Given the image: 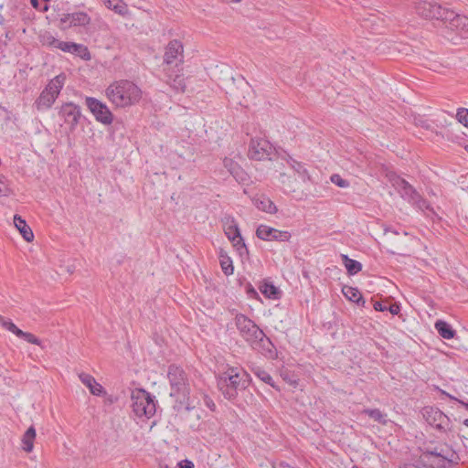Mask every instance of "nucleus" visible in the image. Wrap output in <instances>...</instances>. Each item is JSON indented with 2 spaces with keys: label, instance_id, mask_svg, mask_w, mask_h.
I'll use <instances>...</instances> for the list:
<instances>
[{
  "label": "nucleus",
  "instance_id": "obj_1",
  "mask_svg": "<svg viewBox=\"0 0 468 468\" xmlns=\"http://www.w3.org/2000/svg\"><path fill=\"white\" fill-rule=\"evenodd\" d=\"M217 387L224 399L234 401L239 391L245 390L250 383V375L239 367H229L216 378Z\"/></svg>",
  "mask_w": 468,
  "mask_h": 468
},
{
  "label": "nucleus",
  "instance_id": "obj_2",
  "mask_svg": "<svg viewBox=\"0 0 468 468\" xmlns=\"http://www.w3.org/2000/svg\"><path fill=\"white\" fill-rule=\"evenodd\" d=\"M109 100L117 107H127L138 102L142 97L140 88L129 80H121L106 90Z\"/></svg>",
  "mask_w": 468,
  "mask_h": 468
},
{
  "label": "nucleus",
  "instance_id": "obj_3",
  "mask_svg": "<svg viewBox=\"0 0 468 468\" xmlns=\"http://www.w3.org/2000/svg\"><path fill=\"white\" fill-rule=\"evenodd\" d=\"M167 378L171 388L170 397L181 404L189 399L190 383L186 372L180 366L171 364L167 369Z\"/></svg>",
  "mask_w": 468,
  "mask_h": 468
},
{
  "label": "nucleus",
  "instance_id": "obj_4",
  "mask_svg": "<svg viewBox=\"0 0 468 468\" xmlns=\"http://www.w3.org/2000/svg\"><path fill=\"white\" fill-rule=\"evenodd\" d=\"M133 411L138 418L150 419L156 412L155 397L144 388H135L131 394Z\"/></svg>",
  "mask_w": 468,
  "mask_h": 468
},
{
  "label": "nucleus",
  "instance_id": "obj_5",
  "mask_svg": "<svg viewBox=\"0 0 468 468\" xmlns=\"http://www.w3.org/2000/svg\"><path fill=\"white\" fill-rule=\"evenodd\" d=\"M65 80L66 75L61 73L57 75L48 83L40 95L35 101L34 105L37 111H46L52 107L64 86Z\"/></svg>",
  "mask_w": 468,
  "mask_h": 468
},
{
  "label": "nucleus",
  "instance_id": "obj_6",
  "mask_svg": "<svg viewBox=\"0 0 468 468\" xmlns=\"http://www.w3.org/2000/svg\"><path fill=\"white\" fill-rule=\"evenodd\" d=\"M421 415L427 423L437 431L444 433L452 431L450 418L438 408L426 406L421 410Z\"/></svg>",
  "mask_w": 468,
  "mask_h": 468
},
{
  "label": "nucleus",
  "instance_id": "obj_7",
  "mask_svg": "<svg viewBox=\"0 0 468 468\" xmlns=\"http://www.w3.org/2000/svg\"><path fill=\"white\" fill-rule=\"evenodd\" d=\"M235 325L240 336L250 345L263 332L257 324L243 314H237L234 318Z\"/></svg>",
  "mask_w": 468,
  "mask_h": 468
},
{
  "label": "nucleus",
  "instance_id": "obj_8",
  "mask_svg": "<svg viewBox=\"0 0 468 468\" xmlns=\"http://www.w3.org/2000/svg\"><path fill=\"white\" fill-rule=\"evenodd\" d=\"M85 103L97 122L104 125L112 123L113 114L105 103L93 97H86Z\"/></svg>",
  "mask_w": 468,
  "mask_h": 468
},
{
  "label": "nucleus",
  "instance_id": "obj_9",
  "mask_svg": "<svg viewBox=\"0 0 468 468\" xmlns=\"http://www.w3.org/2000/svg\"><path fill=\"white\" fill-rule=\"evenodd\" d=\"M448 8L441 6L436 2L421 1L416 5V12L426 19H437L443 22Z\"/></svg>",
  "mask_w": 468,
  "mask_h": 468
},
{
  "label": "nucleus",
  "instance_id": "obj_10",
  "mask_svg": "<svg viewBox=\"0 0 468 468\" xmlns=\"http://www.w3.org/2000/svg\"><path fill=\"white\" fill-rule=\"evenodd\" d=\"M271 143L264 138H251L248 155L250 159L261 161L270 159L272 154Z\"/></svg>",
  "mask_w": 468,
  "mask_h": 468
},
{
  "label": "nucleus",
  "instance_id": "obj_11",
  "mask_svg": "<svg viewBox=\"0 0 468 468\" xmlns=\"http://www.w3.org/2000/svg\"><path fill=\"white\" fill-rule=\"evenodd\" d=\"M58 115L64 119L66 123L69 124V130L73 132L81 118L80 107L73 102L63 103L58 111Z\"/></svg>",
  "mask_w": 468,
  "mask_h": 468
},
{
  "label": "nucleus",
  "instance_id": "obj_12",
  "mask_svg": "<svg viewBox=\"0 0 468 468\" xmlns=\"http://www.w3.org/2000/svg\"><path fill=\"white\" fill-rule=\"evenodd\" d=\"M443 23L451 30L456 31L461 36L468 34V17L455 14L454 11L448 8L446 16H443Z\"/></svg>",
  "mask_w": 468,
  "mask_h": 468
},
{
  "label": "nucleus",
  "instance_id": "obj_13",
  "mask_svg": "<svg viewBox=\"0 0 468 468\" xmlns=\"http://www.w3.org/2000/svg\"><path fill=\"white\" fill-rule=\"evenodd\" d=\"M90 23V17L86 12L65 13L59 18V27L62 29L85 27Z\"/></svg>",
  "mask_w": 468,
  "mask_h": 468
},
{
  "label": "nucleus",
  "instance_id": "obj_14",
  "mask_svg": "<svg viewBox=\"0 0 468 468\" xmlns=\"http://www.w3.org/2000/svg\"><path fill=\"white\" fill-rule=\"evenodd\" d=\"M256 236L262 240L289 241L292 235L289 231H282L267 225H260L256 229Z\"/></svg>",
  "mask_w": 468,
  "mask_h": 468
},
{
  "label": "nucleus",
  "instance_id": "obj_15",
  "mask_svg": "<svg viewBox=\"0 0 468 468\" xmlns=\"http://www.w3.org/2000/svg\"><path fill=\"white\" fill-rule=\"evenodd\" d=\"M390 182L395 189L399 193L400 197L409 203L418 198L420 194L408 181L399 176H393Z\"/></svg>",
  "mask_w": 468,
  "mask_h": 468
},
{
  "label": "nucleus",
  "instance_id": "obj_16",
  "mask_svg": "<svg viewBox=\"0 0 468 468\" xmlns=\"http://www.w3.org/2000/svg\"><path fill=\"white\" fill-rule=\"evenodd\" d=\"M252 349L258 350L262 356L268 359H276L278 357L277 349L265 333L262 332L260 336L250 345Z\"/></svg>",
  "mask_w": 468,
  "mask_h": 468
},
{
  "label": "nucleus",
  "instance_id": "obj_17",
  "mask_svg": "<svg viewBox=\"0 0 468 468\" xmlns=\"http://www.w3.org/2000/svg\"><path fill=\"white\" fill-rule=\"evenodd\" d=\"M58 49H60L61 51L66 53H70L75 56H78L83 60H90L91 58L90 50L86 46L82 44L59 40Z\"/></svg>",
  "mask_w": 468,
  "mask_h": 468
},
{
  "label": "nucleus",
  "instance_id": "obj_18",
  "mask_svg": "<svg viewBox=\"0 0 468 468\" xmlns=\"http://www.w3.org/2000/svg\"><path fill=\"white\" fill-rule=\"evenodd\" d=\"M183 51L184 48L182 43L174 39L171 40L165 48V52L164 55V61L166 64H172L178 57H180V61L183 60Z\"/></svg>",
  "mask_w": 468,
  "mask_h": 468
},
{
  "label": "nucleus",
  "instance_id": "obj_19",
  "mask_svg": "<svg viewBox=\"0 0 468 468\" xmlns=\"http://www.w3.org/2000/svg\"><path fill=\"white\" fill-rule=\"evenodd\" d=\"M224 167L230 173V175L239 183H245L249 180V175L244 169L234 160L230 158H225L223 160Z\"/></svg>",
  "mask_w": 468,
  "mask_h": 468
},
{
  "label": "nucleus",
  "instance_id": "obj_20",
  "mask_svg": "<svg viewBox=\"0 0 468 468\" xmlns=\"http://www.w3.org/2000/svg\"><path fill=\"white\" fill-rule=\"evenodd\" d=\"M80 380L90 389V393L95 396L106 395L105 388L96 381V379L90 374H79Z\"/></svg>",
  "mask_w": 468,
  "mask_h": 468
},
{
  "label": "nucleus",
  "instance_id": "obj_21",
  "mask_svg": "<svg viewBox=\"0 0 468 468\" xmlns=\"http://www.w3.org/2000/svg\"><path fill=\"white\" fill-rule=\"evenodd\" d=\"M251 201L259 210H261L263 212L269 214H275L278 211L276 205L263 194L255 195L251 198Z\"/></svg>",
  "mask_w": 468,
  "mask_h": 468
},
{
  "label": "nucleus",
  "instance_id": "obj_22",
  "mask_svg": "<svg viewBox=\"0 0 468 468\" xmlns=\"http://www.w3.org/2000/svg\"><path fill=\"white\" fill-rule=\"evenodd\" d=\"M422 455L425 457L435 456L441 459V463L438 466L444 467L446 463L451 464L452 459H450L446 453L445 449L442 446H436L434 448L426 447L422 451Z\"/></svg>",
  "mask_w": 468,
  "mask_h": 468
},
{
  "label": "nucleus",
  "instance_id": "obj_23",
  "mask_svg": "<svg viewBox=\"0 0 468 468\" xmlns=\"http://www.w3.org/2000/svg\"><path fill=\"white\" fill-rule=\"evenodd\" d=\"M15 227L19 230L23 239L26 241H32L34 239V234L30 227L27 224L26 220L21 216L16 214L14 216Z\"/></svg>",
  "mask_w": 468,
  "mask_h": 468
},
{
  "label": "nucleus",
  "instance_id": "obj_24",
  "mask_svg": "<svg viewBox=\"0 0 468 468\" xmlns=\"http://www.w3.org/2000/svg\"><path fill=\"white\" fill-rule=\"evenodd\" d=\"M434 327L438 334L444 339L450 340L456 335V331L446 321L437 320L434 324Z\"/></svg>",
  "mask_w": 468,
  "mask_h": 468
},
{
  "label": "nucleus",
  "instance_id": "obj_25",
  "mask_svg": "<svg viewBox=\"0 0 468 468\" xmlns=\"http://www.w3.org/2000/svg\"><path fill=\"white\" fill-rule=\"evenodd\" d=\"M260 291L266 298L269 299L279 300L282 296L281 290L271 282L264 281L260 286Z\"/></svg>",
  "mask_w": 468,
  "mask_h": 468
},
{
  "label": "nucleus",
  "instance_id": "obj_26",
  "mask_svg": "<svg viewBox=\"0 0 468 468\" xmlns=\"http://www.w3.org/2000/svg\"><path fill=\"white\" fill-rule=\"evenodd\" d=\"M218 259H219V263H220L223 273L226 276L232 275L234 272V266H233L232 260L228 255L227 251L220 249V250L218 252Z\"/></svg>",
  "mask_w": 468,
  "mask_h": 468
},
{
  "label": "nucleus",
  "instance_id": "obj_27",
  "mask_svg": "<svg viewBox=\"0 0 468 468\" xmlns=\"http://www.w3.org/2000/svg\"><path fill=\"white\" fill-rule=\"evenodd\" d=\"M250 370L261 381H263L264 383L270 385L271 387H272L276 390H280L279 387H277L275 385V382H274L272 377L266 370H264L262 367H261L259 366H252L250 367Z\"/></svg>",
  "mask_w": 468,
  "mask_h": 468
},
{
  "label": "nucleus",
  "instance_id": "obj_28",
  "mask_svg": "<svg viewBox=\"0 0 468 468\" xmlns=\"http://www.w3.org/2000/svg\"><path fill=\"white\" fill-rule=\"evenodd\" d=\"M342 262L345 265L348 275H356L362 270V264L346 254L341 255Z\"/></svg>",
  "mask_w": 468,
  "mask_h": 468
},
{
  "label": "nucleus",
  "instance_id": "obj_29",
  "mask_svg": "<svg viewBox=\"0 0 468 468\" xmlns=\"http://www.w3.org/2000/svg\"><path fill=\"white\" fill-rule=\"evenodd\" d=\"M36 438V430L30 426L23 435V450L27 452H31L34 447V441Z\"/></svg>",
  "mask_w": 468,
  "mask_h": 468
},
{
  "label": "nucleus",
  "instance_id": "obj_30",
  "mask_svg": "<svg viewBox=\"0 0 468 468\" xmlns=\"http://www.w3.org/2000/svg\"><path fill=\"white\" fill-rule=\"evenodd\" d=\"M104 5L115 13L124 16L128 13L127 5L122 0H103Z\"/></svg>",
  "mask_w": 468,
  "mask_h": 468
},
{
  "label": "nucleus",
  "instance_id": "obj_31",
  "mask_svg": "<svg viewBox=\"0 0 468 468\" xmlns=\"http://www.w3.org/2000/svg\"><path fill=\"white\" fill-rule=\"evenodd\" d=\"M363 413L380 424L385 425L388 422L387 414L378 409H365Z\"/></svg>",
  "mask_w": 468,
  "mask_h": 468
},
{
  "label": "nucleus",
  "instance_id": "obj_32",
  "mask_svg": "<svg viewBox=\"0 0 468 468\" xmlns=\"http://www.w3.org/2000/svg\"><path fill=\"white\" fill-rule=\"evenodd\" d=\"M225 234L231 242L242 238L238 224L234 219H232L231 223L225 229Z\"/></svg>",
  "mask_w": 468,
  "mask_h": 468
},
{
  "label": "nucleus",
  "instance_id": "obj_33",
  "mask_svg": "<svg viewBox=\"0 0 468 468\" xmlns=\"http://www.w3.org/2000/svg\"><path fill=\"white\" fill-rule=\"evenodd\" d=\"M40 41L43 46H47L51 48H58L59 43L58 38L48 32L40 37Z\"/></svg>",
  "mask_w": 468,
  "mask_h": 468
},
{
  "label": "nucleus",
  "instance_id": "obj_34",
  "mask_svg": "<svg viewBox=\"0 0 468 468\" xmlns=\"http://www.w3.org/2000/svg\"><path fill=\"white\" fill-rule=\"evenodd\" d=\"M233 244V247L235 248V250H237V252L239 253V257L240 258H248L249 256V250L244 242V239L243 238H239V239H237L236 241L232 242Z\"/></svg>",
  "mask_w": 468,
  "mask_h": 468
},
{
  "label": "nucleus",
  "instance_id": "obj_35",
  "mask_svg": "<svg viewBox=\"0 0 468 468\" xmlns=\"http://www.w3.org/2000/svg\"><path fill=\"white\" fill-rule=\"evenodd\" d=\"M342 292L351 302L356 300L358 296L361 294L357 288L346 285L342 288Z\"/></svg>",
  "mask_w": 468,
  "mask_h": 468
},
{
  "label": "nucleus",
  "instance_id": "obj_36",
  "mask_svg": "<svg viewBox=\"0 0 468 468\" xmlns=\"http://www.w3.org/2000/svg\"><path fill=\"white\" fill-rule=\"evenodd\" d=\"M410 203L421 211H424V210L432 211V207H431L430 202L427 201L425 198H423L420 194L418 195V198L414 199V201L410 202Z\"/></svg>",
  "mask_w": 468,
  "mask_h": 468
},
{
  "label": "nucleus",
  "instance_id": "obj_37",
  "mask_svg": "<svg viewBox=\"0 0 468 468\" xmlns=\"http://www.w3.org/2000/svg\"><path fill=\"white\" fill-rule=\"evenodd\" d=\"M288 163L291 165V167L294 171H296L299 175H301V176L307 175V170L305 169L304 165L301 162H298L291 157L290 160L288 161Z\"/></svg>",
  "mask_w": 468,
  "mask_h": 468
},
{
  "label": "nucleus",
  "instance_id": "obj_38",
  "mask_svg": "<svg viewBox=\"0 0 468 468\" xmlns=\"http://www.w3.org/2000/svg\"><path fill=\"white\" fill-rule=\"evenodd\" d=\"M331 182L336 185L339 187L345 188L349 186V182L346 179H344L340 175L334 174L330 177Z\"/></svg>",
  "mask_w": 468,
  "mask_h": 468
},
{
  "label": "nucleus",
  "instance_id": "obj_39",
  "mask_svg": "<svg viewBox=\"0 0 468 468\" xmlns=\"http://www.w3.org/2000/svg\"><path fill=\"white\" fill-rule=\"evenodd\" d=\"M468 109L466 108H459L457 110L456 118L459 122L463 123L464 126H468Z\"/></svg>",
  "mask_w": 468,
  "mask_h": 468
},
{
  "label": "nucleus",
  "instance_id": "obj_40",
  "mask_svg": "<svg viewBox=\"0 0 468 468\" xmlns=\"http://www.w3.org/2000/svg\"><path fill=\"white\" fill-rule=\"evenodd\" d=\"M10 193L9 184L4 176H0V197H7Z\"/></svg>",
  "mask_w": 468,
  "mask_h": 468
},
{
  "label": "nucleus",
  "instance_id": "obj_41",
  "mask_svg": "<svg viewBox=\"0 0 468 468\" xmlns=\"http://www.w3.org/2000/svg\"><path fill=\"white\" fill-rule=\"evenodd\" d=\"M282 377L283 380L289 383L291 386L296 388L299 384V379L294 378V376H291L289 372H282Z\"/></svg>",
  "mask_w": 468,
  "mask_h": 468
},
{
  "label": "nucleus",
  "instance_id": "obj_42",
  "mask_svg": "<svg viewBox=\"0 0 468 468\" xmlns=\"http://www.w3.org/2000/svg\"><path fill=\"white\" fill-rule=\"evenodd\" d=\"M245 291L249 298L250 299H260V295L258 292L255 290V288L249 282L245 286Z\"/></svg>",
  "mask_w": 468,
  "mask_h": 468
},
{
  "label": "nucleus",
  "instance_id": "obj_43",
  "mask_svg": "<svg viewBox=\"0 0 468 468\" xmlns=\"http://www.w3.org/2000/svg\"><path fill=\"white\" fill-rule=\"evenodd\" d=\"M373 307L378 312L388 311V303L385 301H374Z\"/></svg>",
  "mask_w": 468,
  "mask_h": 468
},
{
  "label": "nucleus",
  "instance_id": "obj_44",
  "mask_svg": "<svg viewBox=\"0 0 468 468\" xmlns=\"http://www.w3.org/2000/svg\"><path fill=\"white\" fill-rule=\"evenodd\" d=\"M0 324H2V325L10 332H13L16 326L11 320H5L4 317L1 315Z\"/></svg>",
  "mask_w": 468,
  "mask_h": 468
},
{
  "label": "nucleus",
  "instance_id": "obj_45",
  "mask_svg": "<svg viewBox=\"0 0 468 468\" xmlns=\"http://www.w3.org/2000/svg\"><path fill=\"white\" fill-rule=\"evenodd\" d=\"M27 342L30 343V344H34V345H40L41 341L40 339H38L37 336H35L33 334L31 333H26L24 338Z\"/></svg>",
  "mask_w": 468,
  "mask_h": 468
},
{
  "label": "nucleus",
  "instance_id": "obj_46",
  "mask_svg": "<svg viewBox=\"0 0 468 468\" xmlns=\"http://www.w3.org/2000/svg\"><path fill=\"white\" fill-rule=\"evenodd\" d=\"M204 403L205 405L212 411H215L216 410V404L215 402L213 401V399L208 397V396H205L204 397Z\"/></svg>",
  "mask_w": 468,
  "mask_h": 468
},
{
  "label": "nucleus",
  "instance_id": "obj_47",
  "mask_svg": "<svg viewBox=\"0 0 468 468\" xmlns=\"http://www.w3.org/2000/svg\"><path fill=\"white\" fill-rule=\"evenodd\" d=\"M30 4L35 9L39 10L41 12H47L48 10V5H45L42 8L40 7L39 0H30Z\"/></svg>",
  "mask_w": 468,
  "mask_h": 468
},
{
  "label": "nucleus",
  "instance_id": "obj_48",
  "mask_svg": "<svg viewBox=\"0 0 468 468\" xmlns=\"http://www.w3.org/2000/svg\"><path fill=\"white\" fill-rule=\"evenodd\" d=\"M179 468H195V465L192 461L188 459H185L178 463Z\"/></svg>",
  "mask_w": 468,
  "mask_h": 468
},
{
  "label": "nucleus",
  "instance_id": "obj_49",
  "mask_svg": "<svg viewBox=\"0 0 468 468\" xmlns=\"http://www.w3.org/2000/svg\"><path fill=\"white\" fill-rule=\"evenodd\" d=\"M388 311L395 315L400 312V307L398 303L388 304Z\"/></svg>",
  "mask_w": 468,
  "mask_h": 468
},
{
  "label": "nucleus",
  "instance_id": "obj_50",
  "mask_svg": "<svg viewBox=\"0 0 468 468\" xmlns=\"http://www.w3.org/2000/svg\"><path fill=\"white\" fill-rule=\"evenodd\" d=\"M441 393H442V395H445L446 397L450 398L451 399L458 401L459 403H461L462 405H463V406L465 407V409H466V410H468V402H464V401H463V400H459V399H457L455 397H453V396H452V395L448 394V393H447V392H445V391H441Z\"/></svg>",
  "mask_w": 468,
  "mask_h": 468
},
{
  "label": "nucleus",
  "instance_id": "obj_51",
  "mask_svg": "<svg viewBox=\"0 0 468 468\" xmlns=\"http://www.w3.org/2000/svg\"><path fill=\"white\" fill-rule=\"evenodd\" d=\"M12 333L19 338H24L27 332H24L21 329H19L17 326H16L15 330Z\"/></svg>",
  "mask_w": 468,
  "mask_h": 468
},
{
  "label": "nucleus",
  "instance_id": "obj_52",
  "mask_svg": "<svg viewBox=\"0 0 468 468\" xmlns=\"http://www.w3.org/2000/svg\"><path fill=\"white\" fill-rule=\"evenodd\" d=\"M354 303H356L357 305L359 306H364L365 303H366V301L365 299L363 298L362 294H360L358 296V298L356 300L354 301Z\"/></svg>",
  "mask_w": 468,
  "mask_h": 468
},
{
  "label": "nucleus",
  "instance_id": "obj_53",
  "mask_svg": "<svg viewBox=\"0 0 468 468\" xmlns=\"http://www.w3.org/2000/svg\"><path fill=\"white\" fill-rule=\"evenodd\" d=\"M386 231H390L394 235H399V232L397 229H387Z\"/></svg>",
  "mask_w": 468,
  "mask_h": 468
},
{
  "label": "nucleus",
  "instance_id": "obj_54",
  "mask_svg": "<svg viewBox=\"0 0 468 468\" xmlns=\"http://www.w3.org/2000/svg\"><path fill=\"white\" fill-rule=\"evenodd\" d=\"M5 22V17L2 15H0V25H4Z\"/></svg>",
  "mask_w": 468,
  "mask_h": 468
},
{
  "label": "nucleus",
  "instance_id": "obj_55",
  "mask_svg": "<svg viewBox=\"0 0 468 468\" xmlns=\"http://www.w3.org/2000/svg\"><path fill=\"white\" fill-rule=\"evenodd\" d=\"M421 464H422V462L421 461H418L417 464L415 466L420 468Z\"/></svg>",
  "mask_w": 468,
  "mask_h": 468
},
{
  "label": "nucleus",
  "instance_id": "obj_56",
  "mask_svg": "<svg viewBox=\"0 0 468 468\" xmlns=\"http://www.w3.org/2000/svg\"><path fill=\"white\" fill-rule=\"evenodd\" d=\"M463 425H465L466 427H468V419H465V420H463Z\"/></svg>",
  "mask_w": 468,
  "mask_h": 468
},
{
  "label": "nucleus",
  "instance_id": "obj_57",
  "mask_svg": "<svg viewBox=\"0 0 468 468\" xmlns=\"http://www.w3.org/2000/svg\"><path fill=\"white\" fill-rule=\"evenodd\" d=\"M108 400H109V402H110V403H112V402H113V399H112V397H110V398L108 399Z\"/></svg>",
  "mask_w": 468,
  "mask_h": 468
},
{
  "label": "nucleus",
  "instance_id": "obj_58",
  "mask_svg": "<svg viewBox=\"0 0 468 468\" xmlns=\"http://www.w3.org/2000/svg\"><path fill=\"white\" fill-rule=\"evenodd\" d=\"M43 1H44V2H46V3H48V2H50L51 0H43Z\"/></svg>",
  "mask_w": 468,
  "mask_h": 468
},
{
  "label": "nucleus",
  "instance_id": "obj_59",
  "mask_svg": "<svg viewBox=\"0 0 468 468\" xmlns=\"http://www.w3.org/2000/svg\"><path fill=\"white\" fill-rule=\"evenodd\" d=\"M466 151L468 152V144L465 146Z\"/></svg>",
  "mask_w": 468,
  "mask_h": 468
},
{
  "label": "nucleus",
  "instance_id": "obj_60",
  "mask_svg": "<svg viewBox=\"0 0 468 468\" xmlns=\"http://www.w3.org/2000/svg\"><path fill=\"white\" fill-rule=\"evenodd\" d=\"M438 468H446V465L444 467L438 466Z\"/></svg>",
  "mask_w": 468,
  "mask_h": 468
}]
</instances>
